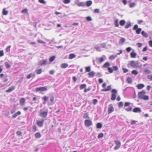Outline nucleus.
<instances>
[{
  "label": "nucleus",
  "instance_id": "obj_6",
  "mask_svg": "<svg viewBox=\"0 0 152 152\" xmlns=\"http://www.w3.org/2000/svg\"><path fill=\"white\" fill-rule=\"evenodd\" d=\"M115 142L116 144V145L114 149L116 150L120 147L121 144L120 141L119 140H115Z\"/></svg>",
  "mask_w": 152,
  "mask_h": 152
},
{
  "label": "nucleus",
  "instance_id": "obj_10",
  "mask_svg": "<svg viewBox=\"0 0 152 152\" xmlns=\"http://www.w3.org/2000/svg\"><path fill=\"white\" fill-rule=\"evenodd\" d=\"M47 61L46 60H43L39 61L38 62V65L40 66H45L46 64Z\"/></svg>",
  "mask_w": 152,
  "mask_h": 152
},
{
  "label": "nucleus",
  "instance_id": "obj_61",
  "mask_svg": "<svg viewBox=\"0 0 152 152\" xmlns=\"http://www.w3.org/2000/svg\"><path fill=\"white\" fill-rule=\"evenodd\" d=\"M111 89V86L110 85L107 86V88H106V89H107V91H110Z\"/></svg>",
  "mask_w": 152,
  "mask_h": 152
},
{
  "label": "nucleus",
  "instance_id": "obj_57",
  "mask_svg": "<svg viewBox=\"0 0 152 152\" xmlns=\"http://www.w3.org/2000/svg\"><path fill=\"white\" fill-rule=\"evenodd\" d=\"M98 102V100L96 99H94L93 101V103L94 104H96Z\"/></svg>",
  "mask_w": 152,
  "mask_h": 152
},
{
  "label": "nucleus",
  "instance_id": "obj_2",
  "mask_svg": "<svg viewBox=\"0 0 152 152\" xmlns=\"http://www.w3.org/2000/svg\"><path fill=\"white\" fill-rule=\"evenodd\" d=\"M106 59V56L105 55H103L101 57L96 58V60L97 61V63L99 62L100 63L102 62Z\"/></svg>",
  "mask_w": 152,
  "mask_h": 152
},
{
  "label": "nucleus",
  "instance_id": "obj_27",
  "mask_svg": "<svg viewBox=\"0 0 152 152\" xmlns=\"http://www.w3.org/2000/svg\"><path fill=\"white\" fill-rule=\"evenodd\" d=\"M145 72L147 74H150L151 73V71L147 69H144Z\"/></svg>",
  "mask_w": 152,
  "mask_h": 152
},
{
  "label": "nucleus",
  "instance_id": "obj_29",
  "mask_svg": "<svg viewBox=\"0 0 152 152\" xmlns=\"http://www.w3.org/2000/svg\"><path fill=\"white\" fill-rule=\"evenodd\" d=\"M92 4V1H89L86 2V5L87 7H89Z\"/></svg>",
  "mask_w": 152,
  "mask_h": 152
},
{
  "label": "nucleus",
  "instance_id": "obj_5",
  "mask_svg": "<svg viewBox=\"0 0 152 152\" xmlns=\"http://www.w3.org/2000/svg\"><path fill=\"white\" fill-rule=\"evenodd\" d=\"M85 125L86 126L89 127L92 124V121L89 120H86L84 121Z\"/></svg>",
  "mask_w": 152,
  "mask_h": 152
},
{
  "label": "nucleus",
  "instance_id": "obj_20",
  "mask_svg": "<svg viewBox=\"0 0 152 152\" xmlns=\"http://www.w3.org/2000/svg\"><path fill=\"white\" fill-rule=\"evenodd\" d=\"M110 65V64L108 62H106L104 64L102 67L103 68H106L109 66Z\"/></svg>",
  "mask_w": 152,
  "mask_h": 152
},
{
  "label": "nucleus",
  "instance_id": "obj_26",
  "mask_svg": "<svg viewBox=\"0 0 152 152\" xmlns=\"http://www.w3.org/2000/svg\"><path fill=\"white\" fill-rule=\"evenodd\" d=\"M131 23L130 22H127L126 25L125 26V27L126 28H127L131 26Z\"/></svg>",
  "mask_w": 152,
  "mask_h": 152
},
{
  "label": "nucleus",
  "instance_id": "obj_25",
  "mask_svg": "<svg viewBox=\"0 0 152 152\" xmlns=\"http://www.w3.org/2000/svg\"><path fill=\"white\" fill-rule=\"evenodd\" d=\"M4 65L7 69L10 68L11 67L10 65L7 62L4 63Z\"/></svg>",
  "mask_w": 152,
  "mask_h": 152
},
{
  "label": "nucleus",
  "instance_id": "obj_54",
  "mask_svg": "<svg viewBox=\"0 0 152 152\" xmlns=\"http://www.w3.org/2000/svg\"><path fill=\"white\" fill-rule=\"evenodd\" d=\"M70 2V0H64L63 2L65 4H68Z\"/></svg>",
  "mask_w": 152,
  "mask_h": 152
},
{
  "label": "nucleus",
  "instance_id": "obj_58",
  "mask_svg": "<svg viewBox=\"0 0 152 152\" xmlns=\"http://www.w3.org/2000/svg\"><path fill=\"white\" fill-rule=\"evenodd\" d=\"M130 103L129 102H126L124 104L125 107L128 106L130 105Z\"/></svg>",
  "mask_w": 152,
  "mask_h": 152
},
{
  "label": "nucleus",
  "instance_id": "obj_48",
  "mask_svg": "<svg viewBox=\"0 0 152 152\" xmlns=\"http://www.w3.org/2000/svg\"><path fill=\"white\" fill-rule=\"evenodd\" d=\"M104 136V134L103 133H101L99 134L98 136V138H102Z\"/></svg>",
  "mask_w": 152,
  "mask_h": 152
},
{
  "label": "nucleus",
  "instance_id": "obj_55",
  "mask_svg": "<svg viewBox=\"0 0 152 152\" xmlns=\"http://www.w3.org/2000/svg\"><path fill=\"white\" fill-rule=\"evenodd\" d=\"M38 1L39 2L43 4H45L46 3V1L44 0H39Z\"/></svg>",
  "mask_w": 152,
  "mask_h": 152
},
{
  "label": "nucleus",
  "instance_id": "obj_41",
  "mask_svg": "<svg viewBox=\"0 0 152 152\" xmlns=\"http://www.w3.org/2000/svg\"><path fill=\"white\" fill-rule=\"evenodd\" d=\"M55 56H53L50 58V62H53L55 59Z\"/></svg>",
  "mask_w": 152,
  "mask_h": 152
},
{
  "label": "nucleus",
  "instance_id": "obj_49",
  "mask_svg": "<svg viewBox=\"0 0 152 152\" xmlns=\"http://www.w3.org/2000/svg\"><path fill=\"white\" fill-rule=\"evenodd\" d=\"M123 105V103L122 102H120L118 104V107H122Z\"/></svg>",
  "mask_w": 152,
  "mask_h": 152
},
{
  "label": "nucleus",
  "instance_id": "obj_15",
  "mask_svg": "<svg viewBox=\"0 0 152 152\" xmlns=\"http://www.w3.org/2000/svg\"><path fill=\"white\" fill-rule=\"evenodd\" d=\"M25 99L24 98H23L21 99L20 101V104L21 106H23L25 102Z\"/></svg>",
  "mask_w": 152,
  "mask_h": 152
},
{
  "label": "nucleus",
  "instance_id": "obj_21",
  "mask_svg": "<svg viewBox=\"0 0 152 152\" xmlns=\"http://www.w3.org/2000/svg\"><path fill=\"white\" fill-rule=\"evenodd\" d=\"M137 55V53L134 52H132L130 54L131 57L133 58H135Z\"/></svg>",
  "mask_w": 152,
  "mask_h": 152
},
{
  "label": "nucleus",
  "instance_id": "obj_14",
  "mask_svg": "<svg viewBox=\"0 0 152 152\" xmlns=\"http://www.w3.org/2000/svg\"><path fill=\"white\" fill-rule=\"evenodd\" d=\"M21 112L20 111H18L15 113L12 116V118H16L17 116L20 115Z\"/></svg>",
  "mask_w": 152,
  "mask_h": 152
},
{
  "label": "nucleus",
  "instance_id": "obj_23",
  "mask_svg": "<svg viewBox=\"0 0 152 152\" xmlns=\"http://www.w3.org/2000/svg\"><path fill=\"white\" fill-rule=\"evenodd\" d=\"M126 81L129 83H132V80L131 77H127Z\"/></svg>",
  "mask_w": 152,
  "mask_h": 152
},
{
  "label": "nucleus",
  "instance_id": "obj_32",
  "mask_svg": "<svg viewBox=\"0 0 152 152\" xmlns=\"http://www.w3.org/2000/svg\"><path fill=\"white\" fill-rule=\"evenodd\" d=\"M86 87V85L85 84H81L80 86V89L81 90L85 88Z\"/></svg>",
  "mask_w": 152,
  "mask_h": 152
},
{
  "label": "nucleus",
  "instance_id": "obj_35",
  "mask_svg": "<svg viewBox=\"0 0 152 152\" xmlns=\"http://www.w3.org/2000/svg\"><path fill=\"white\" fill-rule=\"evenodd\" d=\"M88 74L89 77H93L94 75V72L91 71L89 72Z\"/></svg>",
  "mask_w": 152,
  "mask_h": 152
},
{
  "label": "nucleus",
  "instance_id": "obj_7",
  "mask_svg": "<svg viewBox=\"0 0 152 152\" xmlns=\"http://www.w3.org/2000/svg\"><path fill=\"white\" fill-rule=\"evenodd\" d=\"M138 61L135 62L134 61H132L131 62L130 65L133 67H137L138 66Z\"/></svg>",
  "mask_w": 152,
  "mask_h": 152
},
{
  "label": "nucleus",
  "instance_id": "obj_9",
  "mask_svg": "<svg viewBox=\"0 0 152 152\" xmlns=\"http://www.w3.org/2000/svg\"><path fill=\"white\" fill-rule=\"evenodd\" d=\"M114 111L113 107L112 104L109 105L108 108V113L109 114L111 113Z\"/></svg>",
  "mask_w": 152,
  "mask_h": 152
},
{
  "label": "nucleus",
  "instance_id": "obj_39",
  "mask_svg": "<svg viewBox=\"0 0 152 152\" xmlns=\"http://www.w3.org/2000/svg\"><path fill=\"white\" fill-rule=\"evenodd\" d=\"M54 99V97L53 96H52L50 99V101L51 103H53Z\"/></svg>",
  "mask_w": 152,
  "mask_h": 152
},
{
  "label": "nucleus",
  "instance_id": "obj_52",
  "mask_svg": "<svg viewBox=\"0 0 152 152\" xmlns=\"http://www.w3.org/2000/svg\"><path fill=\"white\" fill-rule=\"evenodd\" d=\"M95 13H99V9H96L94 10Z\"/></svg>",
  "mask_w": 152,
  "mask_h": 152
},
{
  "label": "nucleus",
  "instance_id": "obj_34",
  "mask_svg": "<svg viewBox=\"0 0 152 152\" xmlns=\"http://www.w3.org/2000/svg\"><path fill=\"white\" fill-rule=\"evenodd\" d=\"M86 70V72H89L91 71V67L90 66L85 67Z\"/></svg>",
  "mask_w": 152,
  "mask_h": 152
},
{
  "label": "nucleus",
  "instance_id": "obj_37",
  "mask_svg": "<svg viewBox=\"0 0 152 152\" xmlns=\"http://www.w3.org/2000/svg\"><path fill=\"white\" fill-rule=\"evenodd\" d=\"M36 71L37 74H41L42 72V69H40L38 70H36Z\"/></svg>",
  "mask_w": 152,
  "mask_h": 152
},
{
  "label": "nucleus",
  "instance_id": "obj_18",
  "mask_svg": "<svg viewBox=\"0 0 152 152\" xmlns=\"http://www.w3.org/2000/svg\"><path fill=\"white\" fill-rule=\"evenodd\" d=\"M141 34L142 36L145 37L147 38L148 37V36L147 34V33L145 32L144 31H142L141 32Z\"/></svg>",
  "mask_w": 152,
  "mask_h": 152
},
{
  "label": "nucleus",
  "instance_id": "obj_17",
  "mask_svg": "<svg viewBox=\"0 0 152 152\" xmlns=\"http://www.w3.org/2000/svg\"><path fill=\"white\" fill-rule=\"evenodd\" d=\"M75 55L73 53H71L69 54V59H71L75 57Z\"/></svg>",
  "mask_w": 152,
  "mask_h": 152
},
{
  "label": "nucleus",
  "instance_id": "obj_42",
  "mask_svg": "<svg viewBox=\"0 0 152 152\" xmlns=\"http://www.w3.org/2000/svg\"><path fill=\"white\" fill-rule=\"evenodd\" d=\"M149 97L148 96L144 95L142 99L145 100H147L149 99Z\"/></svg>",
  "mask_w": 152,
  "mask_h": 152
},
{
  "label": "nucleus",
  "instance_id": "obj_33",
  "mask_svg": "<svg viewBox=\"0 0 152 152\" xmlns=\"http://www.w3.org/2000/svg\"><path fill=\"white\" fill-rule=\"evenodd\" d=\"M117 55H112L109 57V59L111 60H113L117 57Z\"/></svg>",
  "mask_w": 152,
  "mask_h": 152
},
{
  "label": "nucleus",
  "instance_id": "obj_56",
  "mask_svg": "<svg viewBox=\"0 0 152 152\" xmlns=\"http://www.w3.org/2000/svg\"><path fill=\"white\" fill-rule=\"evenodd\" d=\"M48 98L47 96H45L43 97L42 99L45 102H46L48 100Z\"/></svg>",
  "mask_w": 152,
  "mask_h": 152
},
{
  "label": "nucleus",
  "instance_id": "obj_43",
  "mask_svg": "<svg viewBox=\"0 0 152 152\" xmlns=\"http://www.w3.org/2000/svg\"><path fill=\"white\" fill-rule=\"evenodd\" d=\"M118 20H116L115 22V27H118L119 26V24L118 23Z\"/></svg>",
  "mask_w": 152,
  "mask_h": 152
},
{
  "label": "nucleus",
  "instance_id": "obj_28",
  "mask_svg": "<svg viewBox=\"0 0 152 152\" xmlns=\"http://www.w3.org/2000/svg\"><path fill=\"white\" fill-rule=\"evenodd\" d=\"M125 23H126L125 21L124 20H120V22H119L121 26H122L124 25Z\"/></svg>",
  "mask_w": 152,
  "mask_h": 152
},
{
  "label": "nucleus",
  "instance_id": "obj_16",
  "mask_svg": "<svg viewBox=\"0 0 152 152\" xmlns=\"http://www.w3.org/2000/svg\"><path fill=\"white\" fill-rule=\"evenodd\" d=\"M145 86L143 84H140L137 85V87L138 89H141L144 87Z\"/></svg>",
  "mask_w": 152,
  "mask_h": 152
},
{
  "label": "nucleus",
  "instance_id": "obj_19",
  "mask_svg": "<svg viewBox=\"0 0 152 152\" xmlns=\"http://www.w3.org/2000/svg\"><path fill=\"white\" fill-rule=\"evenodd\" d=\"M68 66V65L66 63L62 64L61 65V67L62 68H65L67 67Z\"/></svg>",
  "mask_w": 152,
  "mask_h": 152
},
{
  "label": "nucleus",
  "instance_id": "obj_22",
  "mask_svg": "<svg viewBox=\"0 0 152 152\" xmlns=\"http://www.w3.org/2000/svg\"><path fill=\"white\" fill-rule=\"evenodd\" d=\"M78 6H83L86 5V3L85 2H82L77 4Z\"/></svg>",
  "mask_w": 152,
  "mask_h": 152
},
{
  "label": "nucleus",
  "instance_id": "obj_13",
  "mask_svg": "<svg viewBox=\"0 0 152 152\" xmlns=\"http://www.w3.org/2000/svg\"><path fill=\"white\" fill-rule=\"evenodd\" d=\"M133 111L134 113H140L141 110L140 108L139 107H136L133 109Z\"/></svg>",
  "mask_w": 152,
  "mask_h": 152
},
{
  "label": "nucleus",
  "instance_id": "obj_12",
  "mask_svg": "<svg viewBox=\"0 0 152 152\" xmlns=\"http://www.w3.org/2000/svg\"><path fill=\"white\" fill-rule=\"evenodd\" d=\"M15 86H12L10 87L6 91V92L7 93L11 92L12 91L14 90L15 89Z\"/></svg>",
  "mask_w": 152,
  "mask_h": 152
},
{
  "label": "nucleus",
  "instance_id": "obj_45",
  "mask_svg": "<svg viewBox=\"0 0 152 152\" xmlns=\"http://www.w3.org/2000/svg\"><path fill=\"white\" fill-rule=\"evenodd\" d=\"M33 75H34L33 74L30 73L27 76V79H29Z\"/></svg>",
  "mask_w": 152,
  "mask_h": 152
},
{
  "label": "nucleus",
  "instance_id": "obj_62",
  "mask_svg": "<svg viewBox=\"0 0 152 152\" xmlns=\"http://www.w3.org/2000/svg\"><path fill=\"white\" fill-rule=\"evenodd\" d=\"M86 19L88 21H91L92 20V18L90 16L87 17Z\"/></svg>",
  "mask_w": 152,
  "mask_h": 152
},
{
  "label": "nucleus",
  "instance_id": "obj_31",
  "mask_svg": "<svg viewBox=\"0 0 152 152\" xmlns=\"http://www.w3.org/2000/svg\"><path fill=\"white\" fill-rule=\"evenodd\" d=\"M3 14L4 15H7L8 13L7 11L5 10V9H4L2 10Z\"/></svg>",
  "mask_w": 152,
  "mask_h": 152
},
{
  "label": "nucleus",
  "instance_id": "obj_64",
  "mask_svg": "<svg viewBox=\"0 0 152 152\" xmlns=\"http://www.w3.org/2000/svg\"><path fill=\"white\" fill-rule=\"evenodd\" d=\"M138 26L136 24L135 25L134 27H133V30H136L137 29V28H138Z\"/></svg>",
  "mask_w": 152,
  "mask_h": 152
},
{
  "label": "nucleus",
  "instance_id": "obj_59",
  "mask_svg": "<svg viewBox=\"0 0 152 152\" xmlns=\"http://www.w3.org/2000/svg\"><path fill=\"white\" fill-rule=\"evenodd\" d=\"M4 53L3 50H2L0 51V57L2 56H4Z\"/></svg>",
  "mask_w": 152,
  "mask_h": 152
},
{
  "label": "nucleus",
  "instance_id": "obj_50",
  "mask_svg": "<svg viewBox=\"0 0 152 152\" xmlns=\"http://www.w3.org/2000/svg\"><path fill=\"white\" fill-rule=\"evenodd\" d=\"M125 41V39L124 38H122L120 41V42H121L123 44L124 42Z\"/></svg>",
  "mask_w": 152,
  "mask_h": 152
},
{
  "label": "nucleus",
  "instance_id": "obj_1",
  "mask_svg": "<svg viewBox=\"0 0 152 152\" xmlns=\"http://www.w3.org/2000/svg\"><path fill=\"white\" fill-rule=\"evenodd\" d=\"M111 92H112V94L111 99L112 101H114L116 98L117 94V91L115 89H113L112 90Z\"/></svg>",
  "mask_w": 152,
  "mask_h": 152
},
{
  "label": "nucleus",
  "instance_id": "obj_44",
  "mask_svg": "<svg viewBox=\"0 0 152 152\" xmlns=\"http://www.w3.org/2000/svg\"><path fill=\"white\" fill-rule=\"evenodd\" d=\"M132 74H134V75H136L138 74V72L136 70H133L132 72Z\"/></svg>",
  "mask_w": 152,
  "mask_h": 152
},
{
  "label": "nucleus",
  "instance_id": "obj_60",
  "mask_svg": "<svg viewBox=\"0 0 152 152\" xmlns=\"http://www.w3.org/2000/svg\"><path fill=\"white\" fill-rule=\"evenodd\" d=\"M147 77L148 79L152 80V75H148Z\"/></svg>",
  "mask_w": 152,
  "mask_h": 152
},
{
  "label": "nucleus",
  "instance_id": "obj_3",
  "mask_svg": "<svg viewBox=\"0 0 152 152\" xmlns=\"http://www.w3.org/2000/svg\"><path fill=\"white\" fill-rule=\"evenodd\" d=\"M47 90V87L46 86H45L42 87L37 88H36V92L39 91H46Z\"/></svg>",
  "mask_w": 152,
  "mask_h": 152
},
{
  "label": "nucleus",
  "instance_id": "obj_36",
  "mask_svg": "<svg viewBox=\"0 0 152 152\" xmlns=\"http://www.w3.org/2000/svg\"><path fill=\"white\" fill-rule=\"evenodd\" d=\"M142 30V29L140 28H139L136 29V33L137 34H139L140 33Z\"/></svg>",
  "mask_w": 152,
  "mask_h": 152
},
{
  "label": "nucleus",
  "instance_id": "obj_51",
  "mask_svg": "<svg viewBox=\"0 0 152 152\" xmlns=\"http://www.w3.org/2000/svg\"><path fill=\"white\" fill-rule=\"evenodd\" d=\"M108 70L110 73H112L113 72V69L111 67H108Z\"/></svg>",
  "mask_w": 152,
  "mask_h": 152
},
{
  "label": "nucleus",
  "instance_id": "obj_47",
  "mask_svg": "<svg viewBox=\"0 0 152 152\" xmlns=\"http://www.w3.org/2000/svg\"><path fill=\"white\" fill-rule=\"evenodd\" d=\"M83 118H88V119H89L90 118L89 117H88V114L87 113L84 114Z\"/></svg>",
  "mask_w": 152,
  "mask_h": 152
},
{
  "label": "nucleus",
  "instance_id": "obj_63",
  "mask_svg": "<svg viewBox=\"0 0 152 152\" xmlns=\"http://www.w3.org/2000/svg\"><path fill=\"white\" fill-rule=\"evenodd\" d=\"M122 70L124 73H125L128 72V69L124 68H122Z\"/></svg>",
  "mask_w": 152,
  "mask_h": 152
},
{
  "label": "nucleus",
  "instance_id": "obj_30",
  "mask_svg": "<svg viewBox=\"0 0 152 152\" xmlns=\"http://www.w3.org/2000/svg\"><path fill=\"white\" fill-rule=\"evenodd\" d=\"M102 125L101 123H99L97 124L96 125V127L97 128L101 129L102 127Z\"/></svg>",
  "mask_w": 152,
  "mask_h": 152
},
{
  "label": "nucleus",
  "instance_id": "obj_4",
  "mask_svg": "<svg viewBox=\"0 0 152 152\" xmlns=\"http://www.w3.org/2000/svg\"><path fill=\"white\" fill-rule=\"evenodd\" d=\"M48 114V112L42 111V110H41L40 111V114L39 115L42 118H45L47 116Z\"/></svg>",
  "mask_w": 152,
  "mask_h": 152
},
{
  "label": "nucleus",
  "instance_id": "obj_53",
  "mask_svg": "<svg viewBox=\"0 0 152 152\" xmlns=\"http://www.w3.org/2000/svg\"><path fill=\"white\" fill-rule=\"evenodd\" d=\"M11 46H8L6 48V51L7 52H9L10 51V48Z\"/></svg>",
  "mask_w": 152,
  "mask_h": 152
},
{
  "label": "nucleus",
  "instance_id": "obj_38",
  "mask_svg": "<svg viewBox=\"0 0 152 152\" xmlns=\"http://www.w3.org/2000/svg\"><path fill=\"white\" fill-rule=\"evenodd\" d=\"M132 107L131 106H129V107L125 109V110L127 112L130 111L132 110Z\"/></svg>",
  "mask_w": 152,
  "mask_h": 152
},
{
  "label": "nucleus",
  "instance_id": "obj_40",
  "mask_svg": "<svg viewBox=\"0 0 152 152\" xmlns=\"http://www.w3.org/2000/svg\"><path fill=\"white\" fill-rule=\"evenodd\" d=\"M135 5V3L134 2H132L130 3L129 4V7L130 8L134 7Z\"/></svg>",
  "mask_w": 152,
  "mask_h": 152
},
{
  "label": "nucleus",
  "instance_id": "obj_8",
  "mask_svg": "<svg viewBox=\"0 0 152 152\" xmlns=\"http://www.w3.org/2000/svg\"><path fill=\"white\" fill-rule=\"evenodd\" d=\"M44 122V120L42 119L41 121H38L37 122V124L39 127H42L43 125Z\"/></svg>",
  "mask_w": 152,
  "mask_h": 152
},
{
  "label": "nucleus",
  "instance_id": "obj_46",
  "mask_svg": "<svg viewBox=\"0 0 152 152\" xmlns=\"http://www.w3.org/2000/svg\"><path fill=\"white\" fill-rule=\"evenodd\" d=\"M37 130V127L35 125H34L32 127V130L34 132H35Z\"/></svg>",
  "mask_w": 152,
  "mask_h": 152
},
{
  "label": "nucleus",
  "instance_id": "obj_24",
  "mask_svg": "<svg viewBox=\"0 0 152 152\" xmlns=\"http://www.w3.org/2000/svg\"><path fill=\"white\" fill-rule=\"evenodd\" d=\"M34 135L35 137L37 138H40L41 137V135L39 132H37Z\"/></svg>",
  "mask_w": 152,
  "mask_h": 152
},
{
  "label": "nucleus",
  "instance_id": "obj_11",
  "mask_svg": "<svg viewBox=\"0 0 152 152\" xmlns=\"http://www.w3.org/2000/svg\"><path fill=\"white\" fill-rule=\"evenodd\" d=\"M145 93V91H142L139 93L138 95V96L140 99H142Z\"/></svg>",
  "mask_w": 152,
  "mask_h": 152
}]
</instances>
